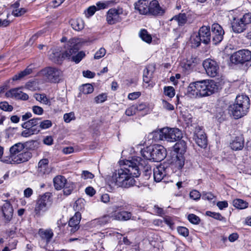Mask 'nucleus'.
<instances>
[{
	"label": "nucleus",
	"instance_id": "obj_1",
	"mask_svg": "<svg viewBox=\"0 0 251 251\" xmlns=\"http://www.w3.org/2000/svg\"><path fill=\"white\" fill-rule=\"evenodd\" d=\"M146 161L141 160L139 156L132 157L121 162L120 168L116 170L108 179L111 187L129 188L135 184L134 177L139 176V166L145 165Z\"/></svg>",
	"mask_w": 251,
	"mask_h": 251
},
{
	"label": "nucleus",
	"instance_id": "obj_2",
	"mask_svg": "<svg viewBox=\"0 0 251 251\" xmlns=\"http://www.w3.org/2000/svg\"><path fill=\"white\" fill-rule=\"evenodd\" d=\"M218 86L213 80L205 79L191 83L187 88V94L191 98L207 97L217 92Z\"/></svg>",
	"mask_w": 251,
	"mask_h": 251
},
{
	"label": "nucleus",
	"instance_id": "obj_3",
	"mask_svg": "<svg viewBox=\"0 0 251 251\" xmlns=\"http://www.w3.org/2000/svg\"><path fill=\"white\" fill-rule=\"evenodd\" d=\"M250 106V100L246 95H238L234 103L229 107V111L235 119L240 118L247 114Z\"/></svg>",
	"mask_w": 251,
	"mask_h": 251
},
{
	"label": "nucleus",
	"instance_id": "obj_4",
	"mask_svg": "<svg viewBox=\"0 0 251 251\" xmlns=\"http://www.w3.org/2000/svg\"><path fill=\"white\" fill-rule=\"evenodd\" d=\"M251 24V13L244 14L240 18L233 17L231 21L232 30L235 33H241L244 32L247 25Z\"/></svg>",
	"mask_w": 251,
	"mask_h": 251
},
{
	"label": "nucleus",
	"instance_id": "obj_5",
	"mask_svg": "<svg viewBox=\"0 0 251 251\" xmlns=\"http://www.w3.org/2000/svg\"><path fill=\"white\" fill-rule=\"evenodd\" d=\"M156 133L159 135L160 140L170 142L180 140L182 137L181 131L177 128L164 127L155 132Z\"/></svg>",
	"mask_w": 251,
	"mask_h": 251
},
{
	"label": "nucleus",
	"instance_id": "obj_6",
	"mask_svg": "<svg viewBox=\"0 0 251 251\" xmlns=\"http://www.w3.org/2000/svg\"><path fill=\"white\" fill-rule=\"evenodd\" d=\"M53 184L55 189L57 190L63 189L65 195H69L74 189V183L68 181L66 178L62 176H57L53 178Z\"/></svg>",
	"mask_w": 251,
	"mask_h": 251
},
{
	"label": "nucleus",
	"instance_id": "obj_7",
	"mask_svg": "<svg viewBox=\"0 0 251 251\" xmlns=\"http://www.w3.org/2000/svg\"><path fill=\"white\" fill-rule=\"evenodd\" d=\"M40 73L48 81L53 83L58 82L62 75L60 70L53 67L46 68Z\"/></svg>",
	"mask_w": 251,
	"mask_h": 251
},
{
	"label": "nucleus",
	"instance_id": "obj_8",
	"mask_svg": "<svg viewBox=\"0 0 251 251\" xmlns=\"http://www.w3.org/2000/svg\"><path fill=\"white\" fill-rule=\"evenodd\" d=\"M251 59V52L248 50H239L233 53L231 61L234 64H243Z\"/></svg>",
	"mask_w": 251,
	"mask_h": 251
},
{
	"label": "nucleus",
	"instance_id": "obj_9",
	"mask_svg": "<svg viewBox=\"0 0 251 251\" xmlns=\"http://www.w3.org/2000/svg\"><path fill=\"white\" fill-rule=\"evenodd\" d=\"M202 66L208 76L215 77L218 75L219 66L216 61L210 58L206 59L203 61Z\"/></svg>",
	"mask_w": 251,
	"mask_h": 251
},
{
	"label": "nucleus",
	"instance_id": "obj_10",
	"mask_svg": "<svg viewBox=\"0 0 251 251\" xmlns=\"http://www.w3.org/2000/svg\"><path fill=\"white\" fill-rule=\"evenodd\" d=\"M50 194L46 193L41 196L38 199L34 209V212L36 215L39 216L41 212H45L47 210V206L50 202Z\"/></svg>",
	"mask_w": 251,
	"mask_h": 251
},
{
	"label": "nucleus",
	"instance_id": "obj_11",
	"mask_svg": "<svg viewBox=\"0 0 251 251\" xmlns=\"http://www.w3.org/2000/svg\"><path fill=\"white\" fill-rule=\"evenodd\" d=\"M122 8H111L107 12L106 21L109 25L120 22L122 19L120 15L123 14Z\"/></svg>",
	"mask_w": 251,
	"mask_h": 251
},
{
	"label": "nucleus",
	"instance_id": "obj_12",
	"mask_svg": "<svg viewBox=\"0 0 251 251\" xmlns=\"http://www.w3.org/2000/svg\"><path fill=\"white\" fill-rule=\"evenodd\" d=\"M211 37L214 44L220 43L223 39L225 32L222 27L217 23L213 24L211 26Z\"/></svg>",
	"mask_w": 251,
	"mask_h": 251
},
{
	"label": "nucleus",
	"instance_id": "obj_13",
	"mask_svg": "<svg viewBox=\"0 0 251 251\" xmlns=\"http://www.w3.org/2000/svg\"><path fill=\"white\" fill-rule=\"evenodd\" d=\"M166 156V151L165 148L160 145H154L152 146V160L154 162H160L163 160Z\"/></svg>",
	"mask_w": 251,
	"mask_h": 251
},
{
	"label": "nucleus",
	"instance_id": "obj_14",
	"mask_svg": "<svg viewBox=\"0 0 251 251\" xmlns=\"http://www.w3.org/2000/svg\"><path fill=\"white\" fill-rule=\"evenodd\" d=\"M193 139L196 144L201 148H205L207 139L204 131L200 126L196 127L194 133Z\"/></svg>",
	"mask_w": 251,
	"mask_h": 251
},
{
	"label": "nucleus",
	"instance_id": "obj_15",
	"mask_svg": "<svg viewBox=\"0 0 251 251\" xmlns=\"http://www.w3.org/2000/svg\"><path fill=\"white\" fill-rule=\"evenodd\" d=\"M38 234L40 238L39 244L43 248H45L49 244L53 236L52 231L49 229H39Z\"/></svg>",
	"mask_w": 251,
	"mask_h": 251
},
{
	"label": "nucleus",
	"instance_id": "obj_16",
	"mask_svg": "<svg viewBox=\"0 0 251 251\" xmlns=\"http://www.w3.org/2000/svg\"><path fill=\"white\" fill-rule=\"evenodd\" d=\"M74 40L69 41L66 44L65 48L66 50L62 53V57L65 59L71 60L73 56L78 51V48Z\"/></svg>",
	"mask_w": 251,
	"mask_h": 251
},
{
	"label": "nucleus",
	"instance_id": "obj_17",
	"mask_svg": "<svg viewBox=\"0 0 251 251\" xmlns=\"http://www.w3.org/2000/svg\"><path fill=\"white\" fill-rule=\"evenodd\" d=\"M165 12V9L160 6L158 1L152 0L150 2L149 15L155 16H162Z\"/></svg>",
	"mask_w": 251,
	"mask_h": 251
},
{
	"label": "nucleus",
	"instance_id": "obj_18",
	"mask_svg": "<svg viewBox=\"0 0 251 251\" xmlns=\"http://www.w3.org/2000/svg\"><path fill=\"white\" fill-rule=\"evenodd\" d=\"M135 9L140 14L149 15L150 2L148 0H139L135 4Z\"/></svg>",
	"mask_w": 251,
	"mask_h": 251
},
{
	"label": "nucleus",
	"instance_id": "obj_19",
	"mask_svg": "<svg viewBox=\"0 0 251 251\" xmlns=\"http://www.w3.org/2000/svg\"><path fill=\"white\" fill-rule=\"evenodd\" d=\"M1 212L6 222H9L13 217V208L9 201H6L1 207Z\"/></svg>",
	"mask_w": 251,
	"mask_h": 251
},
{
	"label": "nucleus",
	"instance_id": "obj_20",
	"mask_svg": "<svg viewBox=\"0 0 251 251\" xmlns=\"http://www.w3.org/2000/svg\"><path fill=\"white\" fill-rule=\"evenodd\" d=\"M81 218V215L80 213L77 212L75 213L74 216L70 219L69 221V226L71 227L70 230L71 233H75L79 229V224Z\"/></svg>",
	"mask_w": 251,
	"mask_h": 251
},
{
	"label": "nucleus",
	"instance_id": "obj_21",
	"mask_svg": "<svg viewBox=\"0 0 251 251\" xmlns=\"http://www.w3.org/2000/svg\"><path fill=\"white\" fill-rule=\"evenodd\" d=\"M6 96L7 97L14 98L16 99L22 100H27L28 99V96L23 92L20 88H14L10 90L6 93Z\"/></svg>",
	"mask_w": 251,
	"mask_h": 251
},
{
	"label": "nucleus",
	"instance_id": "obj_22",
	"mask_svg": "<svg viewBox=\"0 0 251 251\" xmlns=\"http://www.w3.org/2000/svg\"><path fill=\"white\" fill-rule=\"evenodd\" d=\"M154 71V67L152 65L148 66L144 70L143 81L145 83L148 84L147 87L150 88H152L153 86V84L152 83H150V82L152 78Z\"/></svg>",
	"mask_w": 251,
	"mask_h": 251
},
{
	"label": "nucleus",
	"instance_id": "obj_23",
	"mask_svg": "<svg viewBox=\"0 0 251 251\" xmlns=\"http://www.w3.org/2000/svg\"><path fill=\"white\" fill-rule=\"evenodd\" d=\"M231 149L235 151H241L244 147V138L243 135L235 137L230 143Z\"/></svg>",
	"mask_w": 251,
	"mask_h": 251
},
{
	"label": "nucleus",
	"instance_id": "obj_24",
	"mask_svg": "<svg viewBox=\"0 0 251 251\" xmlns=\"http://www.w3.org/2000/svg\"><path fill=\"white\" fill-rule=\"evenodd\" d=\"M198 34L201 37L202 42L205 44H207L210 42L211 38V34L209 27L202 26L200 28Z\"/></svg>",
	"mask_w": 251,
	"mask_h": 251
},
{
	"label": "nucleus",
	"instance_id": "obj_25",
	"mask_svg": "<svg viewBox=\"0 0 251 251\" xmlns=\"http://www.w3.org/2000/svg\"><path fill=\"white\" fill-rule=\"evenodd\" d=\"M199 63V59L194 56H190L182 63V67L187 71L194 68Z\"/></svg>",
	"mask_w": 251,
	"mask_h": 251
},
{
	"label": "nucleus",
	"instance_id": "obj_26",
	"mask_svg": "<svg viewBox=\"0 0 251 251\" xmlns=\"http://www.w3.org/2000/svg\"><path fill=\"white\" fill-rule=\"evenodd\" d=\"M13 157L11 161L14 163L20 164L27 161L31 157L30 152L28 151H22Z\"/></svg>",
	"mask_w": 251,
	"mask_h": 251
},
{
	"label": "nucleus",
	"instance_id": "obj_27",
	"mask_svg": "<svg viewBox=\"0 0 251 251\" xmlns=\"http://www.w3.org/2000/svg\"><path fill=\"white\" fill-rule=\"evenodd\" d=\"M185 159L182 155L177 154L172 157L171 165L172 167L177 170H180L182 168L184 165Z\"/></svg>",
	"mask_w": 251,
	"mask_h": 251
},
{
	"label": "nucleus",
	"instance_id": "obj_28",
	"mask_svg": "<svg viewBox=\"0 0 251 251\" xmlns=\"http://www.w3.org/2000/svg\"><path fill=\"white\" fill-rule=\"evenodd\" d=\"M20 0L16 1L11 5L12 8V14L15 17L21 16L27 11V10L25 8L20 7Z\"/></svg>",
	"mask_w": 251,
	"mask_h": 251
},
{
	"label": "nucleus",
	"instance_id": "obj_29",
	"mask_svg": "<svg viewBox=\"0 0 251 251\" xmlns=\"http://www.w3.org/2000/svg\"><path fill=\"white\" fill-rule=\"evenodd\" d=\"M166 175V173L163 167H156L153 170L154 179L156 182H160Z\"/></svg>",
	"mask_w": 251,
	"mask_h": 251
},
{
	"label": "nucleus",
	"instance_id": "obj_30",
	"mask_svg": "<svg viewBox=\"0 0 251 251\" xmlns=\"http://www.w3.org/2000/svg\"><path fill=\"white\" fill-rule=\"evenodd\" d=\"M24 146L21 143L15 144L10 148L11 160L24 149Z\"/></svg>",
	"mask_w": 251,
	"mask_h": 251
},
{
	"label": "nucleus",
	"instance_id": "obj_31",
	"mask_svg": "<svg viewBox=\"0 0 251 251\" xmlns=\"http://www.w3.org/2000/svg\"><path fill=\"white\" fill-rule=\"evenodd\" d=\"M186 143L183 140H179L174 146V151L179 155H182L186 150Z\"/></svg>",
	"mask_w": 251,
	"mask_h": 251
},
{
	"label": "nucleus",
	"instance_id": "obj_32",
	"mask_svg": "<svg viewBox=\"0 0 251 251\" xmlns=\"http://www.w3.org/2000/svg\"><path fill=\"white\" fill-rule=\"evenodd\" d=\"M141 153L144 159H142L140 157H139L141 158V160L146 161V164L143 166H140L144 167L147 165V160H152V147H147L142 150L141 151Z\"/></svg>",
	"mask_w": 251,
	"mask_h": 251
},
{
	"label": "nucleus",
	"instance_id": "obj_33",
	"mask_svg": "<svg viewBox=\"0 0 251 251\" xmlns=\"http://www.w3.org/2000/svg\"><path fill=\"white\" fill-rule=\"evenodd\" d=\"M49 57L52 61L57 63H59L62 60V58H63L59 49H52Z\"/></svg>",
	"mask_w": 251,
	"mask_h": 251
},
{
	"label": "nucleus",
	"instance_id": "obj_34",
	"mask_svg": "<svg viewBox=\"0 0 251 251\" xmlns=\"http://www.w3.org/2000/svg\"><path fill=\"white\" fill-rule=\"evenodd\" d=\"M40 120V118H33L26 122H25L22 125L23 128H39L36 126L39 124V121Z\"/></svg>",
	"mask_w": 251,
	"mask_h": 251
},
{
	"label": "nucleus",
	"instance_id": "obj_35",
	"mask_svg": "<svg viewBox=\"0 0 251 251\" xmlns=\"http://www.w3.org/2000/svg\"><path fill=\"white\" fill-rule=\"evenodd\" d=\"M183 15L185 16V19L188 24L192 23L196 18V14L192 11L189 9L182 10L181 11Z\"/></svg>",
	"mask_w": 251,
	"mask_h": 251
},
{
	"label": "nucleus",
	"instance_id": "obj_36",
	"mask_svg": "<svg viewBox=\"0 0 251 251\" xmlns=\"http://www.w3.org/2000/svg\"><path fill=\"white\" fill-rule=\"evenodd\" d=\"M71 24L72 28L76 31H80L84 27V22L80 19L72 20Z\"/></svg>",
	"mask_w": 251,
	"mask_h": 251
},
{
	"label": "nucleus",
	"instance_id": "obj_37",
	"mask_svg": "<svg viewBox=\"0 0 251 251\" xmlns=\"http://www.w3.org/2000/svg\"><path fill=\"white\" fill-rule=\"evenodd\" d=\"M233 205L236 208L243 209L248 206V203L242 199H235L233 201Z\"/></svg>",
	"mask_w": 251,
	"mask_h": 251
},
{
	"label": "nucleus",
	"instance_id": "obj_38",
	"mask_svg": "<svg viewBox=\"0 0 251 251\" xmlns=\"http://www.w3.org/2000/svg\"><path fill=\"white\" fill-rule=\"evenodd\" d=\"M37 101L46 105H50V101L45 94H36L34 96Z\"/></svg>",
	"mask_w": 251,
	"mask_h": 251
},
{
	"label": "nucleus",
	"instance_id": "obj_39",
	"mask_svg": "<svg viewBox=\"0 0 251 251\" xmlns=\"http://www.w3.org/2000/svg\"><path fill=\"white\" fill-rule=\"evenodd\" d=\"M25 130L22 132L21 135L24 137H28L33 134H36L40 132L39 128H25Z\"/></svg>",
	"mask_w": 251,
	"mask_h": 251
},
{
	"label": "nucleus",
	"instance_id": "obj_40",
	"mask_svg": "<svg viewBox=\"0 0 251 251\" xmlns=\"http://www.w3.org/2000/svg\"><path fill=\"white\" fill-rule=\"evenodd\" d=\"M185 19V17L184 15H183L182 12H181L180 13H179L178 15H176L174 16L172 19V20H176L177 22L178 25L179 26H183L185 24H188L186 20Z\"/></svg>",
	"mask_w": 251,
	"mask_h": 251
},
{
	"label": "nucleus",
	"instance_id": "obj_41",
	"mask_svg": "<svg viewBox=\"0 0 251 251\" xmlns=\"http://www.w3.org/2000/svg\"><path fill=\"white\" fill-rule=\"evenodd\" d=\"M190 41L192 47L193 48H196L200 45L201 42H202V40L198 33H195L191 36Z\"/></svg>",
	"mask_w": 251,
	"mask_h": 251
},
{
	"label": "nucleus",
	"instance_id": "obj_42",
	"mask_svg": "<svg viewBox=\"0 0 251 251\" xmlns=\"http://www.w3.org/2000/svg\"><path fill=\"white\" fill-rule=\"evenodd\" d=\"M139 36L142 40L148 43H150L152 41V37L147 30L142 29L140 31Z\"/></svg>",
	"mask_w": 251,
	"mask_h": 251
},
{
	"label": "nucleus",
	"instance_id": "obj_43",
	"mask_svg": "<svg viewBox=\"0 0 251 251\" xmlns=\"http://www.w3.org/2000/svg\"><path fill=\"white\" fill-rule=\"evenodd\" d=\"M32 72V69L31 68H27L24 71L20 72L19 74L15 75L13 77V80H17L22 78V77L29 75Z\"/></svg>",
	"mask_w": 251,
	"mask_h": 251
},
{
	"label": "nucleus",
	"instance_id": "obj_44",
	"mask_svg": "<svg viewBox=\"0 0 251 251\" xmlns=\"http://www.w3.org/2000/svg\"><path fill=\"white\" fill-rule=\"evenodd\" d=\"M85 56V53L82 51L77 52L74 54L71 60L75 62V63H78Z\"/></svg>",
	"mask_w": 251,
	"mask_h": 251
},
{
	"label": "nucleus",
	"instance_id": "obj_45",
	"mask_svg": "<svg viewBox=\"0 0 251 251\" xmlns=\"http://www.w3.org/2000/svg\"><path fill=\"white\" fill-rule=\"evenodd\" d=\"M121 208V206H115L113 209L115 210V211L112 212V216L113 219L118 221H123L122 220V214L123 211L120 212H117L116 210L118 208Z\"/></svg>",
	"mask_w": 251,
	"mask_h": 251
},
{
	"label": "nucleus",
	"instance_id": "obj_46",
	"mask_svg": "<svg viewBox=\"0 0 251 251\" xmlns=\"http://www.w3.org/2000/svg\"><path fill=\"white\" fill-rule=\"evenodd\" d=\"M80 91L84 94H89L93 92L94 88L90 84H85L82 86Z\"/></svg>",
	"mask_w": 251,
	"mask_h": 251
},
{
	"label": "nucleus",
	"instance_id": "obj_47",
	"mask_svg": "<svg viewBox=\"0 0 251 251\" xmlns=\"http://www.w3.org/2000/svg\"><path fill=\"white\" fill-rule=\"evenodd\" d=\"M164 93L168 97L172 98L175 95L174 88L172 86H167L164 88Z\"/></svg>",
	"mask_w": 251,
	"mask_h": 251
},
{
	"label": "nucleus",
	"instance_id": "obj_48",
	"mask_svg": "<svg viewBox=\"0 0 251 251\" xmlns=\"http://www.w3.org/2000/svg\"><path fill=\"white\" fill-rule=\"evenodd\" d=\"M39 123L40 125L38 127L39 128L40 130L41 129L49 128L52 126V122L49 120H44Z\"/></svg>",
	"mask_w": 251,
	"mask_h": 251
},
{
	"label": "nucleus",
	"instance_id": "obj_49",
	"mask_svg": "<svg viewBox=\"0 0 251 251\" xmlns=\"http://www.w3.org/2000/svg\"><path fill=\"white\" fill-rule=\"evenodd\" d=\"M64 121L65 123H69L71 121L75 120V117L73 112L65 113L63 116Z\"/></svg>",
	"mask_w": 251,
	"mask_h": 251
},
{
	"label": "nucleus",
	"instance_id": "obj_50",
	"mask_svg": "<svg viewBox=\"0 0 251 251\" xmlns=\"http://www.w3.org/2000/svg\"><path fill=\"white\" fill-rule=\"evenodd\" d=\"M0 108L5 111H12L13 108L11 105H9L6 101H2L0 102Z\"/></svg>",
	"mask_w": 251,
	"mask_h": 251
},
{
	"label": "nucleus",
	"instance_id": "obj_51",
	"mask_svg": "<svg viewBox=\"0 0 251 251\" xmlns=\"http://www.w3.org/2000/svg\"><path fill=\"white\" fill-rule=\"evenodd\" d=\"M107 97L106 94L102 93L96 97L94 100L96 103H102L107 100Z\"/></svg>",
	"mask_w": 251,
	"mask_h": 251
},
{
	"label": "nucleus",
	"instance_id": "obj_52",
	"mask_svg": "<svg viewBox=\"0 0 251 251\" xmlns=\"http://www.w3.org/2000/svg\"><path fill=\"white\" fill-rule=\"evenodd\" d=\"M215 198V196L211 192H203L201 194V198L204 200L210 201Z\"/></svg>",
	"mask_w": 251,
	"mask_h": 251
},
{
	"label": "nucleus",
	"instance_id": "obj_53",
	"mask_svg": "<svg viewBox=\"0 0 251 251\" xmlns=\"http://www.w3.org/2000/svg\"><path fill=\"white\" fill-rule=\"evenodd\" d=\"M49 163V160L47 158H44L41 160L38 163V168L40 171H44L46 168Z\"/></svg>",
	"mask_w": 251,
	"mask_h": 251
},
{
	"label": "nucleus",
	"instance_id": "obj_54",
	"mask_svg": "<svg viewBox=\"0 0 251 251\" xmlns=\"http://www.w3.org/2000/svg\"><path fill=\"white\" fill-rule=\"evenodd\" d=\"M188 219L190 223L193 224H198L200 222L199 217L193 214L188 215Z\"/></svg>",
	"mask_w": 251,
	"mask_h": 251
},
{
	"label": "nucleus",
	"instance_id": "obj_55",
	"mask_svg": "<svg viewBox=\"0 0 251 251\" xmlns=\"http://www.w3.org/2000/svg\"><path fill=\"white\" fill-rule=\"evenodd\" d=\"M206 214L207 216H209L211 217L216 220H218L220 221H222L224 219V217L219 213H216V212H211V211H207Z\"/></svg>",
	"mask_w": 251,
	"mask_h": 251
},
{
	"label": "nucleus",
	"instance_id": "obj_56",
	"mask_svg": "<svg viewBox=\"0 0 251 251\" xmlns=\"http://www.w3.org/2000/svg\"><path fill=\"white\" fill-rule=\"evenodd\" d=\"M106 53V50L103 48H101L95 54L94 58L99 59L103 57Z\"/></svg>",
	"mask_w": 251,
	"mask_h": 251
},
{
	"label": "nucleus",
	"instance_id": "obj_57",
	"mask_svg": "<svg viewBox=\"0 0 251 251\" xmlns=\"http://www.w3.org/2000/svg\"><path fill=\"white\" fill-rule=\"evenodd\" d=\"M177 230L178 233L184 236V237H187L189 235V230L188 229L184 226H179L177 228Z\"/></svg>",
	"mask_w": 251,
	"mask_h": 251
},
{
	"label": "nucleus",
	"instance_id": "obj_58",
	"mask_svg": "<svg viewBox=\"0 0 251 251\" xmlns=\"http://www.w3.org/2000/svg\"><path fill=\"white\" fill-rule=\"evenodd\" d=\"M132 214L130 212H127L126 211H123V214H122V220L123 221H127L129 219H132L133 220H136V217H131Z\"/></svg>",
	"mask_w": 251,
	"mask_h": 251
},
{
	"label": "nucleus",
	"instance_id": "obj_59",
	"mask_svg": "<svg viewBox=\"0 0 251 251\" xmlns=\"http://www.w3.org/2000/svg\"><path fill=\"white\" fill-rule=\"evenodd\" d=\"M96 10L97 7L94 5L89 7L85 12L86 16L89 17L93 15Z\"/></svg>",
	"mask_w": 251,
	"mask_h": 251
},
{
	"label": "nucleus",
	"instance_id": "obj_60",
	"mask_svg": "<svg viewBox=\"0 0 251 251\" xmlns=\"http://www.w3.org/2000/svg\"><path fill=\"white\" fill-rule=\"evenodd\" d=\"M189 195L190 197L194 200H198L201 196V195L200 194V193L196 190H194L191 191Z\"/></svg>",
	"mask_w": 251,
	"mask_h": 251
},
{
	"label": "nucleus",
	"instance_id": "obj_61",
	"mask_svg": "<svg viewBox=\"0 0 251 251\" xmlns=\"http://www.w3.org/2000/svg\"><path fill=\"white\" fill-rule=\"evenodd\" d=\"M136 112L135 106L132 105L128 107L125 111V114L128 116L134 115Z\"/></svg>",
	"mask_w": 251,
	"mask_h": 251
},
{
	"label": "nucleus",
	"instance_id": "obj_62",
	"mask_svg": "<svg viewBox=\"0 0 251 251\" xmlns=\"http://www.w3.org/2000/svg\"><path fill=\"white\" fill-rule=\"evenodd\" d=\"M112 216V212L103 216L101 218V221L102 223H103L104 224H106L107 223H108L111 221V220L113 219V216Z\"/></svg>",
	"mask_w": 251,
	"mask_h": 251
},
{
	"label": "nucleus",
	"instance_id": "obj_63",
	"mask_svg": "<svg viewBox=\"0 0 251 251\" xmlns=\"http://www.w3.org/2000/svg\"><path fill=\"white\" fill-rule=\"evenodd\" d=\"M32 109L33 112L36 115H41L44 112L43 109L39 106H33Z\"/></svg>",
	"mask_w": 251,
	"mask_h": 251
},
{
	"label": "nucleus",
	"instance_id": "obj_64",
	"mask_svg": "<svg viewBox=\"0 0 251 251\" xmlns=\"http://www.w3.org/2000/svg\"><path fill=\"white\" fill-rule=\"evenodd\" d=\"M141 94L140 92H135L129 93L128 95V99L130 100H135L138 99Z\"/></svg>",
	"mask_w": 251,
	"mask_h": 251
}]
</instances>
